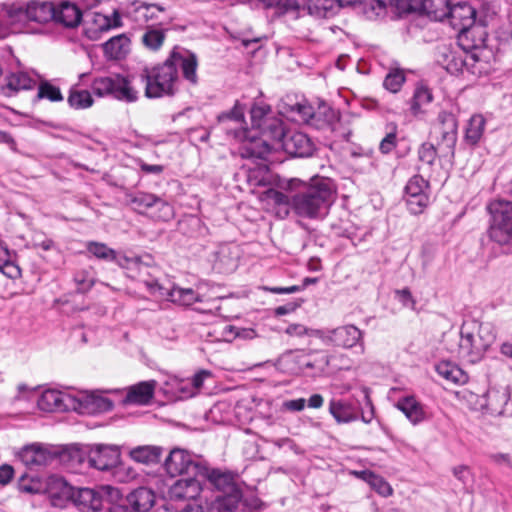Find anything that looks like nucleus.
Returning <instances> with one entry per match:
<instances>
[{
  "label": "nucleus",
  "mask_w": 512,
  "mask_h": 512,
  "mask_svg": "<svg viewBox=\"0 0 512 512\" xmlns=\"http://www.w3.org/2000/svg\"><path fill=\"white\" fill-rule=\"evenodd\" d=\"M55 483L62 486V493L73 499L80 512H148L156 499L153 490L147 487H138L123 498L120 489L111 485L73 492L63 479H56Z\"/></svg>",
  "instance_id": "obj_1"
},
{
  "label": "nucleus",
  "mask_w": 512,
  "mask_h": 512,
  "mask_svg": "<svg viewBox=\"0 0 512 512\" xmlns=\"http://www.w3.org/2000/svg\"><path fill=\"white\" fill-rule=\"evenodd\" d=\"M292 211L300 218L323 219L333 203L334 188L329 178L315 177L310 182L290 179Z\"/></svg>",
  "instance_id": "obj_2"
},
{
  "label": "nucleus",
  "mask_w": 512,
  "mask_h": 512,
  "mask_svg": "<svg viewBox=\"0 0 512 512\" xmlns=\"http://www.w3.org/2000/svg\"><path fill=\"white\" fill-rule=\"evenodd\" d=\"M447 19L458 32V44L462 50L482 49L485 46L486 32L475 26L476 10L467 2L449 6Z\"/></svg>",
  "instance_id": "obj_3"
},
{
  "label": "nucleus",
  "mask_w": 512,
  "mask_h": 512,
  "mask_svg": "<svg viewBox=\"0 0 512 512\" xmlns=\"http://www.w3.org/2000/svg\"><path fill=\"white\" fill-rule=\"evenodd\" d=\"M140 77L142 82L145 83V96L147 98L173 96L176 92L178 71L170 56L162 64L144 68Z\"/></svg>",
  "instance_id": "obj_4"
},
{
  "label": "nucleus",
  "mask_w": 512,
  "mask_h": 512,
  "mask_svg": "<svg viewBox=\"0 0 512 512\" xmlns=\"http://www.w3.org/2000/svg\"><path fill=\"white\" fill-rule=\"evenodd\" d=\"M91 89L98 97L110 96L126 103H133L138 99V91L120 74L94 78Z\"/></svg>",
  "instance_id": "obj_5"
},
{
  "label": "nucleus",
  "mask_w": 512,
  "mask_h": 512,
  "mask_svg": "<svg viewBox=\"0 0 512 512\" xmlns=\"http://www.w3.org/2000/svg\"><path fill=\"white\" fill-rule=\"evenodd\" d=\"M438 133L440 135L435 147L439 159L452 162L455 156L458 122L452 111L443 110L438 114Z\"/></svg>",
  "instance_id": "obj_6"
},
{
  "label": "nucleus",
  "mask_w": 512,
  "mask_h": 512,
  "mask_svg": "<svg viewBox=\"0 0 512 512\" xmlns=\"http://www.w3.org/2000/svg\"><path fill=\"white\" fill-rule=\"evenodd\" d=\"M8 15L18 21L47 23L55 16V5L50 1L31 0L27 3L13 4L8 10Z\"/></svg>",
  "instance_id": "obj_7"
},
{
  "label": "nucleus",
  "mask_w": 512,
  "mask_h": 512,
  "mask_svg": "<svg viewBox=\"0 0 512 512\" xmlns=\"http://www.w3.org/2000/svg\"><path fill=\"white\" fill-rule=\"evenodd\" d=\"M121 452L116 445L96 444L87 447L80 457V462H87L89 467L99 471L110 472L119 464Z\"/></svg>",
  "instance_id": "obj_8"
},
{
  "label": "nucleus",
  "mask_w": 512,
  "mask_h": 512,
  "mask_svg": "<svg viewBox=\"0 0 512 512\" xmlns=\"http://www.w3.org/2000/svg\"><path fill=\"white\" fill-rule=\"evenodd\" d=\"M164 469L171 477L179 475L199 476L201 471H205V465L194 460L188 451L174 448L164 461Z\"/></svg>",
  "instance_id": "obj_9"
},
{
  "label": "nucleus",
  "mask_w": 512,
  "mask_h": 512,
  "mask_svg": "<svg viewBox=\"0 0 512 512\" xmlns=\"http://www.w3.org/2000/svg\"><path fill=\"white\" fill-rule=\"evenodd\" d=\"M322 333L323 335L321 337L327 343L345 349H351L359 346L362 353L365 351L363 341L364 332L355 325H343L334 329H328Z\"/></svg>",
  "instance_id": "obj_10"
},
{
  "label": "nucleus",
  "mask_w": 512,
  "mask_h": 512,
  "mask_svg": "<svg viewBox=\"0 0 512 512\" xmlns=\"http://www.w3.org/2000/svg\"><path fill=\"white\" fill-rule=\"evenodd\" d=\"M217 122L222 131L239 142L245 140L250 133V130L244 127V107L238 101L230 111L219 114Z\"/></svg>",
  "instance_id": "obj_11"
},
{
  "label": "nucleus",
  "mask_w": 512,
  "mask_h": 512,
  "mask_svg": "<svg viewBox=\"0 0 512 512\" xmlns=\"http://www.w3.org/2000/svg\"><path fill=\"white\" fill-rule=\"evenodd\" d=\"M429 183L421 175H414L405 186L406 205L408 210L414 214H421L429 204L427 190Z\"/></svg>",
  "instance_id": "obj_12"
},
{
  "label": "nucleus",
  "mask_w": 512,
  "mask_h": 512,
  "mask_svg": "<svg viewBox=\"0 0 512 512\" xmlns=\"http://www.w3.org/2000/svg\"><path fill=\"white\" fill-rule=\"evenodd\" d=\"M76 396L55 389H47L37 399L40 410L45 412L75 410Z\"/></svg>",
  "instance_id": "obj_13"
},
{
  "label": "nucleus",
  "mask_w": 512,
  "mask_h": 512,
  "mask_svg": "<svg viewBox=\"0 0 512 512\" xmlns=\"http://www.w3.org/2000/svg\"><path fill=\"white\" fill-rule=\"evenodd\" d=\"M480 49H472V50H463L466 54L463 56L457 51L451 49H444L441 53V58L438 61L442 64V66L452 74L462 72L464 68L470 69L473 66V63L479 61V51Z\"/></svg>",
  "instance_id": "obj_14"
},
{
  "label": "nucleus",
  "mask_w": 512,
  "mask_h": 512,
  "mask_svg": "<svg viewBox=\"0 0 512 512\" xmlns=\"http://www.w3.org/2000/svg\"><path fill=\"white\" fill-rule=\"evenodd\" d=\"M475 333L462 328L458 343V357L469 363L479 362L488 350Z\"/></svg>",
  "instance_id": "obj_15"
},
{
  "label": "nucleus",
  "mask_w": 512,
  "mask_h": 512,
  "mask_svg": "<svg viewBox=\"0 0 512 512\" xmlns=\"http://www.w3.org/2000/svg\"><path fill=\"white\" fill-rule=\"evenodd\" d=\"M284 151L299 158L312 156L315 145L307 134L299 131L289 132L281 143Z\"/></svg>",
  "instance_id": "obj_16"
},
{
  "label": "nucleus",
  "mask_w": 512,
  "mask_h": 512,
  "mask_svg": "<svg viewBox=\"0 0 512 512\" xmlns=\"http://www.w3.org/2000/svg\"><path fill=\"white\" fill-rule=\"evenodd\" d=\"M35 81L23 71L6 72L0 70V93L11 96L20 90L33 88Z\"/></svg>",
  "instance_id": "obj_17"
},
{
  "label": "nucleus",
  "mask_w": 512,
  "mask_h": 512,
  "mask_svg": "<svg viewBox=\"0 0 512 512\" xmlns=\"http://www.w3.org/2000/svg\"><path fill=\"white\" fill-rule=\"evenodd\" d=\"M279 108L282 114L302 122L309 119L312 113V106L306 99H299L292 94H287L281 99Z\"/></svg>",
  "instance_id": "obj_18"
},
{
  "label": "nucleus",
  "mask_w": 512,
  "mask_h": 512,
  "mask_svg": "<svg viewBox=\"0 0 512 512\" xmlns=\"http://www.w3.org/2000/svg\"><path fill=\"white\" fill-rule=\"evenodd\" d=\"M208 480V482L220 493L227 494L241 490L235 481V477L231 472L222 471L220 469H210L205 466V471H201L199 475Z\"/></svg>",
  "instance_id": "obj_19"
},
{
  "label": "nucleus",
  "mask_w": 512,
  "mask_h": 512,
  "mask_svg": "<svg viewBox=\"0 0 512 512\" xmlns=\"http://www.w3.org/2000/svg\"><path fill=\"white\" fill-rule=\"evenodd\" d=\"M200 476L187 475L177 480L170 488V496L176 500H191L200 495L202 482Z\"/></svg>",
  "instance_id": "obj_20"
},
{
  "label": "nucleus",
  "mask_w": 512,
  "mask_h": 512,
  "mask_svg": "<svg viewBox=\"0 0 512 512\" xmlns=\"http://www.w3.org/2000/svg\"><path fill=\"white\" fill-rule=\"evenodd\" d=\"M300 368L324 372L329 368L328 353L324 350L296 351L293 353Z\"/></svg>",
  "instance_id": "obj_21"
},
{
  "label": "nucleus",
  "mask_w": 512,
  "mask_h": 512,
  "mask_svg": "<svg viewBox=\"0 0 512 512\" xmlns=\"http://www.w3.org/2000/svg\"><path fill=\"white\" fill-rule=\"evenodd\" d=\"M240 142L242 143L241 156L244 158L265 160L272 151V146L268 140L262 136H256L252 131L245 140Z\"/></svg>",
  "instance_id": "obj_22"
},
{
  "label": "nucleus",
  "mask_w": 512,
  "mask_h": 512,
  "mask_svg": "<svg viewBox=\"0 0 512 512\" xmlns=\"http://www.w3.org/2000/svg\"><path fill=\"white\" fill-rule=\"evenodd\" d=\"M113 402L102 396H76L75 411L81 414L102 413L112 410Z\"/></svg>",
  "instance_id": "obj_23"
},
{
  "label": "nucleus",
  "mask_w": 512,
  "mask_h": 512,
  "mask_svg": "<svg viewBox=\"0 0 512 512\" xmlns=\"http://www.w3.org/2000/svg\"><path fill=\"white\" fill-rule=\"evenodd\" d=\"M338 120V112L335 111L331 106L326 103L319 104L318 108L315 110L312 107L311 117L305 120V123L308 125L318 129H331L335 128L333 125Z\"/></svg>",
  "instance_id": "obj_24"
},
{
  "label": "nucleus",
  "mask_w": 512,
  "mask_h": 512,
  "mask_svg": "<svg viewBox=\"0 0 512 512\" xmlns=\"http://www.w3.org/2000/svg\"><path fill=\"white\" fill-rule=\"evenodd\" d=\"M329 413L338 424H346L359 419L358 407L347 400L332 399L329 402Z\"/></svg>",
  "instance_id": "obj_25"
},
{
  "label": "nucleus",
  "mask_w": 512,
  "mask_h": 512,
  "mask_svg": "<svg viewBox=\"0 0 512 512\" xmlns=\"http://www.w3.org/2000/svg\"><path fill=\"white\" fill-rule=\"evenodd\" d=\"M21 462L30 469L46 466L52 459V454L39 445L33 444L24 447L19 452Z\"/></svg>",
  "instance_id": "obj_26"
},
{
  "label": "nucleus",
  "mask_w": 512,
  "mask_h": 512,
  "mask_svg": "<svg viewBox=\"0 0 512 512\" xmlns=\"http://www.w3.org/2000/svg\"><path fill=\"white\" fill-rule=\"evenodd\" d=\"M162 296H166L169 301L179 306H191L194 303H203V296L192 288H183L179 285H173L165 292H161Z\"/></svg>",
  "instance_id": "obj_27"
},
{
  "label": "nucleus",
  "mask_w": 512,
  "mask_h": 512,
  "mask_svg": "<svg viewBox=\"0 0 512 512\" xmlns=\"http://www.w3.org/2000/svg\"><path fill=\"white\" fill-rule=\"evenodd\" d=\"M81 19V10L75 4L65 1L55 6V16L52 20L56 23L67 28H74L80 24Z\"/></svg>",
  "instance_id": "obj_28"
},
{
  "label": "nucleus",
  "mask_w": 512,
  "mask_h": 512,
  "mask_svg": "<svg viewBox=\"0 0 512 512\" xmlns=\"http://www.w3.org/2000/svg\"><path fill=\"white\" fill-rule=\"evenodd\" d=\"M396 407L413 425H417L426 419L423 405L414 396L400 398L396 403Z\"/></svg>",
  "instance_id": "obj_29"
},
{
  "label": "nucleus",
  "mask_w": 512,
  "mask_h": 512,
  "mask_svg": "<svg viewBox=\"0 0 512 512\" xmlns=\"http://www.w3.org/2000/svg\"><path fill=\"white\" fill-rule=\"evenodd\" d=\"M156 382L144 381L129 388L124 402L129 404L145 405L153 398Z\"/></svg>",
  "instance_id": "obj_30"
},
{
  "label": "nucleus",
  "mask_w": 512,
  "mask_h": 512,
  "mask_svg": "<svg viewBox=\"0 0 512 512\" xmlns=\"http://www.w3.org/2000/svg\"><path fill=\"white\" fill-rule=\"evenodd\" d=\"M102 49L108 60L123 59L130 50V39L126 34L114 36L102 44Z\"/></svg>",
  "instance_id": "obj_31"
},
{
  "label": "nucleus",
  "mask_w": 512,
  "mask_h": 512,
  "mask_svg": "<svg viewBox=\"0 0 512 512\" xmlns=\"http://www.w3.org/2000/svg\"><path fill=\"white\" fill-rule=\"evenodd\" d=\"M241 499V490L228 492L227 494H219L207 508L209 512H235Z\"/></svg>",
  "instance_id": "obj_32"
},
{
  "label": "nucleus",
  "mask_w": 512,
  "mask_h": 512,
  "mask_svg": "<svg viewBox=\"0 0 512 512\" xmlns=\"http://www.w3.org/2000/svg\"><path fill=\"white\" fill-rule=\"evenodd\" d=\"M171 60L175 68L181 67L183 76L192 84L197 83V58L194 54H189L186 57L182 56L179 52L173 50L170 54Z\"/></svg>",
  "instance_id": "obj_33"
},
{
  "label": "nucleus",
  "mask_w": 512,
  "mask_h": 512,
  "mask_svg": "<svg viewBox=\"0 0 512 512\" xmlns=\"http://www.w3.org/2000/svg\"><path fill=\"white\" fill-rule=\"evenodd\" d=\"M162 453L163 448L161 446L143 445L131 449L129 456L135 462L145 465H154L159 463Z\"/></svg>",
  "instance_id": "obj_34"
},
{
  "label": "nucleus",
  "mask_w": 512,
  "mask_h": 512,
  "mask_svg": "<svg viewBox=\"0 0 512 512\" xmlns=\"http://www.w3.org/2000/svg\"><path fill=\"white\" fill-rule=\"evenodd\" d=\"M485 403L482 407L493 416L502 415L504 408L509 401V395L504 390L489 389L484 395Z\"/></svg>",
  "instance_id": "obj_35"
},
{
  "label": "nucleus",
  "mask_w": 512,
  "mask_h": 512,
  "mask_svg": "<svg viewBox=\"0 0 512 512\" xmlns=\"http://www.w3.org/2000/svg\"><path fill=\"white\" fill-rule=\"evenodd\" d=\"M257 130L263 138L278 143H282L287 135L282 120L274 116L267 118Z\"/></svg>",
  "instance_id": "obj_36"
},
{
  "label": "nucleus",
  "mask_w": 512,
  "mask_h": 512,
  "mask_svg": "<svg viewBox=\"0 0 512 512\" xmlns=\"http://www.w3.org/2000/svg\"><path fill=\"white\" fill-rule=\"evenodd\" d=\"M166 31L159 26H147L141 37L142 44L150 51H158L166 39Z\"/></svg>",
  "instance_id": "obj_37"
},
{
  "label": "nucleus",
  "mask_w": 512,
  "mask_h": 512,
  "mask_svg": "<svg viewBox=\"0 0 512 512\" xmlns=\"http://www.w3.org/2000/svg\"><path fill=\"white\" fill-rule=\"evenodd\" d=\"M435 369L441 377L452 383L464 384L468 380V375L451 362L442 361L436 365Z\"/></svg>",
  "instance_id": "obj_38"
},
{
  "label": "nucleus",
  "mask_w": 512,
  "mask_h": 512,
  "mask_svg": "<svg viewBox=\"0 0 512 512\" xmlns=\"http://www.w3.org/2000/svg\"><path fill=\"white\" fill-rule=\"evenodd\" d=\"M485 124V118L480 114H475L469 119L464 136L468 145L475 146L479 143L485 130Z\"/></svg>",
  "instance_id": "obj_39"
},
{
  "label": "nucleus",
  "mask_w": 512,
  "mask_h": 512,
  "mask_svg": "<svg viewBox=\"0 0 512 512\" xmlns=\"http://www.w3.org/2000/svg\"><path fill=\"white\" fill-rule=\"evenodd\" d=\"M449 0H423L422 11L432 20L443 21L449 13Z\"/></svg>",
  "instance_id": "obj_40"
},
{
  "label": "nucleus",
  "mask_w": 512,
  "mask_h": 512,
  "mask_svg": "<svg viewBox=\"0 0 512 512\" xmlns=\"http://www.w3.org/2000/svg\"><path fill=\"white\" fill-rule=\"evenodd\" d=\"M433 100L432 91L425 85L416 86L413 96L410 99V109L413 115L421 113L422 108Z\"/></svg>",
  "instance_id": "obj_41"
},
{
  "label": "nucleus",
  "mask_w": 512,
  "mask_h": 512,
  "mask_svg": "<svg viewBox=\"0 0 512 512\" xmlns=\"http://www.w3.org/2000/svg\"><path fill=\"white\" fill-rule=\"evenodd\" d=\"M130 203L140 212L147 210L156 205H162L166 209L170 206L154 194L139 192L130 198Z\"/></svg>",
  "instance_id": "obj_42"
},
{
  "label": "nucleus",
  "mask_w": 512,
  "mask_h": 512,
  "mask_svg": "<svg viewBox=\"0 0 512 512\" xmlns=\"http://www.w3.org/2000/svg\"><path fill=\"white\" fill-rule=\"evenodd\" d=\"M286 190L287 193L275 189H270L267 191V198L275 205L279 206L280 209H283L285 215H288L289 210H292L293 188L290 186V180L287 182Z\"/></svg>",
  "instance_id": "obj_43"
},
{
  "label": "nucleus",
  "mask_w": 512,
  "mask_h": 512,
  "mask_svg": "<svg viewBox=\"0 0 512 512\" xmlns=\"http://www.w3.org/2000/svg\"><path fill=\"white\" fill-rule=\"evenodd\" d=\"M69 106L73 109H87L94 103L91 93L88 90L71 89L67 98Z\"/></svg>",
  "instance_id": "obj_44"
},
{
  "label": "nucleus",
  "mask_w": 512,
  "mask_h": 512,
  "mask_svg": "<svg viewBox=\"0 0 512 512\" xmlns=\"http://www.w3.org/2000/svg\"><path fill=\"white\" fill-rule=\"evenodd\" d=\"M360 474L362 475V478L366 480L380 495L385 497L392 495V487L381 476H378L371 471H362Z\"/></svg>",
  "instance_id": "obj_45"
},
{
  "label": "nucleus",
  "mask_w": 512,
  "mask_h": 512,
  "mask_svg": "<svg viewBox=\"0 0 512 512\" xmlns=\"http://www.w3.org/2000/svg\"><path fill=\"white\" fill-rule=\"evenodd\" d=\"M453 476L462 484L466 493H472V484L474 482V474L469 466L458 465L452 468Z\"/></svg>",
  "instance_id": "obj_46"
},
{
  "label": "nucleus",
  "mask_w": 512,
  "mask_h": 512,
  "mask_svg": "<svg viewBox=\"0 0 512 512\" xmlns=\"http://www.w3.org/2000/svg\"><path fill=\"white\" fill-rule=\"evenodd\" d=\"M47 99L51 102H60L63 95L57 86L52 85L48 81H43L38 86V92L35 100Z\"/></svg>",
  "instance_id": "obj_47"
},
{
  "label": "nucleus",
  "mask_w": 512,
  "mask_h": 512,
  "mask_svg": "<svg viewBox=\"0 0 512 512\" xmlns=\"http://www.w3.org/2000/svg\"><path fill=\"white\" fill-rule=\"evenodd\" d=\"M405 80L406 77L402 69H391L383 81V86L386 90L397 93L400 91Z\"/></svg>",
  "instance_id": "obj_48"
},
{
  "label": "nucleus",
  "mask_w": 512,
  "mask_h": 512,
  "mask_svg": "<svg viewBox=\"0 0 512 512\" xmlns=\"http://www.w3.org/2000/svg\"><path fill=\"white\" fill-rule=\"evenodd\" d=\"M87 251L100 260L112 262L115 259L116 251L104 243L89 242L87 244Z\"/></svg>",
  "instance_id": "obj_49"
},
{
  "label": "nucleus",
  "mask_w": 512,
  "mask_h": 512,
  "mask_svg": "<svg viewBox=\"0 0 512 512\" xmlns=\"http://www.w3.org/2000/svg\"><path fill=\"white\" fill-rule=\"evenodd\" d=\"M328 360L331 371L349 370L352 367V360L342 352L328 354Z\"/></svg>",
  "instance_id": "obj_50"
},
{
  "label": "nucleus",
  "mask_w": 512,
  "mask_h": 512,
  "mask_svg": "<svg viewBox=\"0 0 512 512\" xmlns=\"http://www.w3.org/2000/svg\"><path fill=\"white\" fill-rule=\"evenodd\" d=\"M251 114V122H252V128L257 130L261 126V124L267 119L270 118L271 115V108L266 105H254L252 106L250 110Z\"/></svg>",
  "instance_id": "obj_51"
},
{
  "label": "nucleus",
  "mask_w": 512,
  "mask_h": 512,
  "mask_svg": "<svg viewBox=\"0 0 512 512\" xmlns=\"http://www.w3.org/2000/svg\"><path fill=\"white\" fill-rule=\"evenodd\" d=\"M19 492L26 494H39L42 492V484L39 480L22 475L17 481Z\"/></svg>",
  "instance_id": "obj_52"
},
{
  "label": "nucleus",
  "mask_w": 512,
  "mask_h": 512,
  "mask_svg": "<svg viewBox=\"0 0 512 512\" xmlns=\"http://www.w3.org/2000/svg\"><path fill=\"white\" fill-rule=\"evenodd\" d=\"M111 474L113 478L121 483L129 482L130 480L136 477V471L131 466H127L124 463L119 461V464H116L113 469H111Z\"/></svg>",
  "instance_id": "obj_53"
},
{
  "label": "nucleus",
  "mask_w": 512,
  "mask_h": 512,
  "mask_svg": "<svg viewBox=\"0 0 512 512\" xmlns=\"http://www.w3.org/2000/svg\"><path fill=\"white\" fill-rule=\"evenodd\" d=\"M438 157L437 150L434 144L425 142L420 145L418 149V159L428 168H431Z\"/></svg>",
  "instance_id": "obj_54"
},
{
  "label": "nucleus",
  "mask_w": 512,
  "mask_h": 512,
  "mask_svg": "<svg viewBox=\"0 0 512 512\" xmlns=\"http://www.w3.org/2000/svg\"><path fill=\"white\" fill-rule=\"evenodd\" d=\"M478 340L481 341L487 348H489L496 339V334L493 326L486 322L480 323L478 326V331L475 333Z\"/></svg>",
  "instance_id": "obj_55"
},
{
  "label": "nucleus",
  "mask_w": 512,
  "mask_h": 512,
  "mask_svg": "<svg viewBox=\"0 0 512 512\" xmlns=\"http://www.w3.org/2000/svg\"><path fill=\"white\" fill-rule=\"evenodd\" d=\"M94 21L99 24L101 30H109L111 28H117L122 26L121 16L118 11H114L112 19L102 14H95Z\"/></svg>",
  "instance_id": "obj_56"
},
{
  "label": "nucleus",
  "mask_w": 512,
  "mask_h": 512,
  "mask_svg": "<svg viewBox=\"0 0 512 512\" xmlns=\"http://www.w3.org/2000/svg\"><path fill=\"white\" fill-rule=\"evenodd\" d=\"M112 262H115L117 265H119L123 269L127 270H135L138 269L140 266V258L137 256H126L123 254L115 253V259H113Z\"/></svg>",
  "instance_id": "obj_57"
},
{
  "label": "nucleus",
  "mask_w": 512,
  "mask_h": 512,
  "mask_svg": "<svg viewBox=\"0 0 512 512\" xmlns=\"http://www.w3.org/2000/svg\"><path fill=\"white\" fill-rule=\"evenodd\" d=\"M397 146V132L396 127L388 132L381 140L379 150L382 154H389Z\"/></svg>",
  "instance_id": "obj_58"
},
{
  "label": "nucleus",
  "mask_w": 512,
  "mask_h": 512,
  "mask_svg": "<svg viewBox=\"0 0 512 512\" xmlns=\"http://www.w3.org/2000/svg\"><path fill=\"white\" fill-rule=\"evenodd\" d=\"M156 9L159 12H164L165 8L158 4H149V3H142L136 8V12L139 13L142 17H144L146 20L153 19L156 17L155 12L153 11Z\"/></svg>",
  "instance_id": "obj_59"
},
{
  "label": "nucleus",
  "mask_w": 512,
  "mask_h": 512,
  "mask_svg": "<svg viewBox=\"0 0 512 512\" xmlns=\"http://www.w3.org/2000/svg\"><path fill=\"white\" fill-rule=\"evenodd\" d=\"M227 329L230 333H233L234 338L252 339L255 337V331L251 328H240L230 325Z\"/></svg>",
  "instance_id": "obj_60"
},
{
  "label": "nucleus",
  "mask_w": 512,
  "mask_h": 512,
  "mask_svg": "<svg viewBox=\"0 0 512 512\" xmlns=\"http://www.w3.org/2000/svg\"><path fill=\"white\" fill-rule=\"evenodd\" d=\"M490 459L499 466L512 468V457L508 453H494L490 455Z\"/></svg>",
  "instance_id": "obj_61"
},
{
  "label": "nucleus",
  "mask_w": 512,
  "mask_h": 512,
  "mask_svg": "<svg viewBox=\"0 0 512 512\" xmlns=\"http://www.w3.org/2000/svg\"><path fill=\"white\" fill-rule=\"evenodd\" d=\"M14 476V468L9 464L0 466V484L7 485Z\"/></svg>",
  "instance_id": "obj_62"
},
{
  "label": "nucleus",
  "mask_w": 512,
  "mask_h": 512,
  "mask_svg": "<svg viewBox=\"0 0 512 512\" xmlns=\"http://www.w3.org/2000/svg\"><path fill=\"white\" fill-rule=\"evenodd\" d=\"M0 271H2L3 274L9 278H16L21 274L20 268L12 262L11 257L7 263L3 264V267L0 268Z\"/></svg>",
  "instance_id": "obj_63"
},
{
  "label": "nucleus",
  "mask_w": 512,
  "mask_h": 512,
  "mask_svg": "<svg viewBox=\"0 0 512 512\" xmlns=\"http://www.w3.org/2000/svg\"><path fill=\"white\" fill-rule=\"evenodd\" d=\"M393 5L399 14H407L414 10L411 0H393Z\"/></svg>",
  "instance_id": "obj_64"
}]
</instances>
